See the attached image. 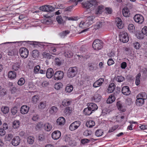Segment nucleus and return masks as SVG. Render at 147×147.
<instances>
[{
  "mask_svg": "<svg viewBox=\"0 0 147 147\" xmlns=\"http://www.w3.org/2000/svg\"><path fill=\"white\" fill-rule=\"evenodd\" d=\"M141 76V74L140 73H138L136 76L135 80V84L137 86H138L140 83V78Z\"/></svg>",
  "mask_w": 147,
  "mask_h": 147,
  "instance_id": "obj_49",
  "label": "nucleus"
},
{
  "mask_svg": "<svg viewBox=\"0 0 147 147\" xmlns=\"http://www.w3.org/2000/svg\"><path fill=\"white\" fill-rule=\"evenodd\" d=\"M97 5H98L97 3L95 5V13L97 15L101 14L105 10V6L102 5L98 6Z\"/></svg>",
  "mask_w": 147,
  "mask_h": 147,
  "instance_id": "obj_9",
  "label": "nucleus"
},
{
  "mask_svg": "<svg viewBox=\"0 0 147 147\" xmlns=\"http://www.w3.org/2000/svg\"><path fill=\"white\" fill-rule=\"evenodd\" d=\"M103 132L101 129H97L95 132V135L97 137H100L102 135Z\"/></svg>",
  "mask_w": 147,
  "mask_h": 147,
  "instance_id": "obj_48",
  "label": "nucleus"
},
{
  "mask_svg": "<svg viewBox=\"0 0 147 147\" xmlns=\"http://www.w3.org/2000/svg\"><path fill=\"white\" fill-rule=\"evenodd\" d=\"M45 130L47 131H50L52 129L53 127L51 123L47 122L44 125Z\"/></svg>",
  "mask_w": 147,
  "mask_h": 147,
  "instance_id": "obj_24",
  "label": "nucleus"
},
{
  "mask_svg": "<svg viewBox=\"0 0 147 147\" xmlns=\"http://www.w3.org/2000/svg\"><path fill=\"white\" fill-rule=\"evenodd\" d=\"M102 22H97L95 27L96 29H98L102 27Z\"/></svg>",
  "mask_w": 147,
  "mask_h": 147,
  "instance_id": "obj_62",
  "label": "nucleus"
},
{
  "mask_svg": "<svg viewBox=\"0 0 147 147\" xmlns=\"http://www.w3.org/2000/svg\"><path fill=\"white\" fill-rule=\"evenodd\" d=\"M7 93V91L5 89L2 88L0 91V95L1 96H3L6 95Z\"/></svg>",
  "mask_w": 147,
  "mask_h": 147,
  "instance_id": "obj_58",
  "label": "nucleus"
},
{
  "mask_svg": "<svg viewBox=\"0 0 147 147\" xmlns=\"http://www.w3.org/2000/svg\"><path fill=\"white\" fill-rule=\"evenodd\" d=\"M39 9L44 11L51 12L54 10L55 8L50 5H45L40 7Z\"/></svg>",
  "mask_w": 147,
  "mask_h": 147,
  "instance_id": "obj_10",
  "label": "nucleus"
},
{
  "mask_svg": "<svg viewBox=\"0 0 147 147\" xmlns=\"http://www.w3.org/2000/svg\"><path fill=\"white\" fill-rule=\"evenodd\" d=\"M80 121H78L72 123L70 125L69 129L71 131H73L77 129L81 125Z\"/></svg>",
  "mask_w": 147,
  "mask_h": 147,
  "instance_id": "obj_8",
  "label": "nucleus"
},
{
  "mask_svg": "<svg viewBox=\"0 0 147 147\" xmlns=\"http://www.w3.org/2000/svg\"><path fill=\"white\" fill-rule=\"evenodd\" d=\"M20 63L18 62H16L12 65V68L13 70L17 71L20 68Z\"/></svg>",
  "mask_w": 147,
  "mask_h": 147,
  "instance_id": "obj_40",
  "label": "nucleus"
},
{
  "mask_svg": "<svg viewBox=\"0 0 147 147\" xmlns=\"http://www.w3.org/2000/svg\"><path fill=\"white\" fill-rule=\"evenodd\" d=\"M42 55L43 58H47L48 59H50L53 57L52 55L46 52L43 53Z\"/></svg>",
  "mask_w": 147,
  "mask_h": 147,
  "instance_id": "obj_44",
  "label": "nucleus"
},
{
  "mask_svg": "<svg viewBox=\"0 0 147 147\" xmlns=\"http://www.w3.org/2000/svg\"><path fill=\"white\" fill-rule=\"evenodd\" d=\"M72 102L71 100L69 98H65L62 101V105L64 107H66L70 105Z\"/></svg>",
  "mask_w": 147,
  "mask_h": 147,
  "instance_id": "obj_21",
  "label": "nucleus"
},
{
  "mask_svg": "<svg viewBox=\"0 0 147 147\" xmlns=\"http://www.w3.org/2000/svg\"><path fill=\"white\" fill-rule=\"evenodd\" d=\"M133 46L134 48L136 49H139L141 46L139 43L138 42H135L133 44Z\"/></svg>",
  "mask_w": 147,
  "mask_h": 147,
  "instance_id": "obj_64",
  "label": "nucleus"
},
{
  "mask_svg": "<svg viewBox=\"0 0 147 147\" xmlns=\"http://www.w3.org/2000/svg\"><path fill=\"white\" fill-rule=\"evenodd\" d=\"M55 64L58 66H60L62 64V62L60 59L58 58H56L55 59Z\"/></svg>",
  "mask_w": 147,
  "mask_h": 147,
  "instance_id": "obj_59",
  "label": "nucleus"
},
{
  "mask_svg": "<svg viewBox=\"0 0 147 147\" xmlns=\"http://www.w3.org/2000/svg\"><path fill=\"white\" fill-rule=\"evenodd\" d=\"M63 86V84L59 82L56 84L55 85V88L58 90L61 88Z\"/></svg>",
  "mask_w": 147,
  "mask_h": 147,
  "instance_id": "obj_56",
  "label": "nucleus"
},
{
  "mask_svg": "<svg viewBox=\"0 0 147 147\" xmlns=\"http://www.w3.org/2000/svg\"><path fill=\"white\" fill-rule=\"evenodd\" d=\"M39 55V53L37 50L35 49L33 50L32 52V57L35 59L38 57Z\"/></svg>",
  "mask_w": 147,
  "mask_h": 147,
  "instance_id": "obj_31",
  "label": "nucleus"
},
{
  "mask_svg": "<svg viewBox=\"0 0 147 147\" xmlns=\"http://www.w3.org/2000/svg\"><path fill=\"white\" fill-rule=\"evenodd\" d=\"M53 16V14L51 13H49L45 15L44 16V18H45L44 20V22H45L46 23L50 22L51 20L50 18Z\"/></svg>",
  "mask_w": 147,
  "mask_h": 147,
  "instance_id": "obj_22",
  "label": "nucleus"
},
{
  "mask_svg": "<svg viewBox=\"0 0 147 147\" xmlns=\"http://www.w3.org/2000/svg\"><path fill=\"white\" fill-rule=\"evenodd\" d=\"M104 79L103 78H100L96 81L93 84L94 87L96 88L101 86L104 82Z\"/></svg>",
  "mask_w": 147,
  "mask_h": 147,
  "instance_id": "obj_18",
  "label": "nucleus"
},
{
  "mask_svg": "<svg viewBox=\"0 0 147 147\" xmlns=\"http://www.w3.org/2000/svg\"><path fill=\"white\" fill-rule=\"evenodd\" d=\"M73 89V87L72 85H70L67 86H66L65 90L67 92H71Z\"/></svg>",
  "mask_w": 147,
  "mask_h": 147,
  "instance_id": "obj_50",
  "label": "nucleus"
},
{
  "mask_svg": "<svg viewBox=\"0 0 147 147\" xmlns=\"http://www.w3.org/2000/svg\"><path fill=\"white\" fill-rule=\"evenodd\" d=\"M136 101V103L137 105L141 106L144 103V100L146 99L142 98H140L137 97Z\"/></svg>",
  "mask_w": 147,
  "mask_h": 147,
  "instance_id": "obj_23",
  "label": "nucleus"
},
{
  "mask_svg": "<svg viewBox=\"0 0 147 147\" xmlns=\"http://www.w3.org/2000/svg\"><path fill=\"white\" fill-rule=\"evenodd\" d=\"M115 23L118 28L119 29H121L123 27V24L121 19L119 18H117L115 19Z\"/></svg>",
  "mask_w": 147,
  "mask_h": 147,
  "instance_id": "obj_17",
  "label": "nucleus"
},
{
  "mask_svg": "<svg viewBox=\"0 0 147 147\" xmlns=\"http://www.w3.org/2000/svg\"><path fill=\"white\" fill-rule=\"evenodd\" d=\"M26 42V43L27 44L32 45L34 47H36L37 46H39L40 45H41V43L40 42L34 41H20L14 42H7L0 44V49L2 48V45L4 46L5 47H7L9 45H12V47H17L19 46V45H14V44H16V43H21L22 42Z\"/></svg>",
  "mask_w": 147,
  "mask_h": 147,
  "instance_id": "obj_1",
  "label": "nucleus"
},
{
  "mask_svg": "<svg viewBox=\"0 0 147 147\" xmlns=\"http://www.w3.org/2000/svg\"><path fill=\"white\" fill-rule=\"evenodd\" d=\"M122 13L124 17H129L130 15L129 9L127 7H124L123 9Z\"/></svg>",
  "mask_w": 147,
  "mask_h": 147,
  "instance_id": "obj_26",
  "label": "nucleus"
},
{
  "mask_svg": "<svg viewBox=\"0 0 147 147\" xmlns=\"http://www.w3.org/2000/svg\"><path fill=\"white\" fill-rule=\"evenodd\" d=\"M8 77L11 79H15L16 77V73L13 71H9L8 73Z\"/></svg>",
  "mask_w": 147,
  "mask_h": 147,
  "instance_id": "obj_28",
  "label": "nucleus"
},
{
  "mask_svg": "<svg viewBox=\"0 0 147 147\" xmlns=\"http://www.w3.org/2000/svg\"><path fill=\"white\" fill-rule=\"evenodd\" d=\"M117 106L119 111H121L122 112H124L126 111L125 109L122 106L120 101L118 102H117Z\"/></svg>",
  "mask_w": 147,
  "mask_h": 147,
  "instance_id": "obj_32",
  "label": "nucleus"
},
{
  "mask_svg": "<svg viewBox=\"0 0 147 147\" xmlns=\"http://www.w3.org/2000/svg\"><path fill=\"white\" fill-rule=\"evenodd\" d=\"M135 28L134 25L132 24H130L128 26V29L130 32H133Z\"/></svg>",
  "mask_w": 147,
  "mask_h": 147,
  "instance_id": "obj_57",
  "label": "nucleus"
},
{
  "mask_svg": "<svg viewBox=\"0 0 147 147\" xmlns=\"http://www.w3.org/2000/svg\"><path fill=\"white\" fill-rule=\"evenodd\" d=\"M101 99V96L98 93H95L91 98L92 101L95 102H99L100 101Z\"/></svg>",
  "mask_w": 147,
  "mask_h": 147,
  "instance_id": "obj_15",
  "label": "nucleus"
},
{
  "mask_svg": "<svg viewBox=\"0 0 147 147\" xmlns=\"http://www.w3.org/2000/svg\"><path fill=\"white\" fill-rule=\"evenodd\" d=\"M65 122V120L63 117H59L57 120V123L58 125L61 126L64 125Z\"/></svg>",
  "mask_w": 147,
  "mask_h": 147,
  "instance_id": "obj_20",
  "label": "nucleus"
},
{
  "mask_svg": "<svg viewBox=\"0 0 147 147\" xmlns=\"http://www.w3.org/2000/svg\"><path fill=\"white\" fill-rule=\"evenodd\" d=\"M95 125V123L94 121L90 120L87 121L86 123V125L88 127L91 128L94 126Z\"/></svg>",
  "mask_w": 147,
  "mask_h": 147,
  "instance_id": "obj_34",
  "label": "nucleus"
},
{
  "mask_svg": "<svg viewBox=\"0 0 147 147\" xmlns=\"http://www.w3.org/2000/svg\"><path fill=\"white\" fill-rule=\"evenodd\" d=\"M115 100V97L114 95H110L107 100V103L110 104L113 102Z\"/></svg>",
  "mask_w": 147,
  "mask_h": 147,
  "instance_id": "obj_35",
  "label": "nucleus"
},
{
  "mask_svg": "<svg viewBox=\"0 0 147 147\" xmlns=\"http://www.w3.org/2000/svg\"><path fill=\"white\" fill-rule=\"evenodd\" d=\"M88 22H89L86 21L85 22L82 21L80 23L79 26L82 28L87 27L90 25Z\"/></svg>",
  "mask_w": 147,
  "mask_h": 147,
  "instance_id": "obj_33",
  "label": "nucleus"
},
{
  "mask_svg": "<svg viewBox=\"0 0 147 147\" xmlns=\"http://www.w3.org/2000/svg\"><path fill=\"white\" fill-rule=\"evenodd\" d=\"M103 42L98 39L95 40L92 44V47L94 50H97L101 49L103 47Z\"/></svg>",
  "mask_w": 147,
  "mask_h": 147,
  "instance_id": "obj_4",
  "label": "nucleus"
},
{
  "mask_svg": "<svg viewBox=\"0 0 147 147\" xmlns=\"http://www.w3.org/2000/svg\"><path fill=\"white\" fill-rule=\"evenodd\" d=\"M92 134V132L90 130H86L83 133V135L85 136L91 135Z\"/></svg>",
  "mask_w": 147,
  "mask_h": 147,
  "instance_id": "obj_60",
  "label": "nucleus"
},
{
  "mask_svg": "<svg viewBox=\"0 0 147 147\" xmlns=\"http://www.w3.org/2000/svg\"><path fill=\"white\" fill-rule=\"evenodd\" d=\"M97 4V2L95 0H90L89 1H84L82 3V7L87 9L90 8L93 6Z\"/></svg>",
  "mask_w": 147,
  "mask_h": 147,
  "instance_id": "obj_2",
  "label": "nucleus"
},
{
  "mask_svg": "<svg viewBox=\"0 0 147 147\" xmlns=\"http://www.w3.org/2000/svg\"><path fill=\"white\" fill-rule=\"evenodd\" d=\"M19 110V108L17 106H14L12 107L11 109V112L12 114L14 115L17 113Z\"/></svg>",
  "mask_w": 147,
  "mask_h": 147,
  "instance_id": "obj_43",
  "label": "nucleus"
},
{
  "mask_svg": "<svg viewBox=\"0 0 147 147\" xmlns=\"http://www.w3.org/2000/svg\"><path fill=\"white\" fill-rule=\"evenodd\" d=\"M56 20L59 24H62L63 23V20L61 16H58L57 17Z\"/></svg>",
  "mask_w": 147,
  "mask_h": 147,
  "instance_id": "obj_55",
  "label": "nucleus"
},
{
  "mask_svg": "<svg viewBox=\"0 0 147 147\" xmlns=\"http://www.w3.org/2000/svg\"><path fill=\"white\" fill-rule=\"evenodd\" d=\"M2 112L5 114H6L8 113L9 111V108L7 106H5L3 108L2 107L1 109Z\"/></svg>",
  "mask_w": 147,
  "mask_h": 147,
  "instance_id": "obj_53",
  "label": "nucleus"
},
{
  "mask_svg": "<svg viewBox=\"0 0 147 147\" xmlns=\"http://www.w3.org/2000/svg\"><path fill=\"white\" fill-rule=\"evenodd\" d=\"M83 112L85 115H90L93 112L92 110H91L90 108L88 107L87 108L84 109Z\"/></svg>",
  "mask_w": 147,
  "mask_h": 147,
  "instance_id": "obj_36",
  "label": "nucleus"
},
{
  "mask_svg": "<svg viewBox=\"0 0 147 147\" xmlns=\"http://www.w3.org/2000/svg\"><path fill=\"white\" fill-rule=\"evenodd\" d=\"M44 127V125L42 122H38L36 125L35 127L36 129L37 130L41 129L42 127Z\"/></svg>",
  "mask_w": 147,
  "mask_h": 147,
  "instance_id": "obj_52",
  "label": "nucleus"
},
{
  "mask_svg": "<svg viewBox=\"0 0 147 147\" xmlns=\"http://www.w3.org/2000/svg\"><path fill=\"white\" fill-rule=\"evenodd\" d=\"M46 107L45 101L40 102L38 105V108L40 110L44 109Z\"/></svg>",
  "mask_w": 147,
  "mask_h": 147,
  "instance_id": "obj_41",
  "label": "nucleus"
},
{
  "mask_svg": "<svg viewBox=\"0 0 147 147\" xmlns=\"http://www.w3.org/2000/svg\"><path fill=\"white\" fill-rule=\"evenodd\" d=\"M114 80L119 82H122L125 80V77L121 76H115L114 78Z\"/></svg>",
  "mask_w": 147,
  "mask_h": 147,
  "instance_id": "obj_30",
  "label": "nucleus"
},
{
  "mask_svg": "<svg viewBox=\"0 0 147 147\" xmlns=\"http://www.w3.org/2000/svg\"><path fill=\"white\" fill-rule=\"evenodd\" d=\"M25 81L24 78H21L18 80V84L19 86H22L25 83Z\"/></svg>",
  "mask_w": 147,
  "mask_h": 147,
  "instance_id": "obj_54",
  "label": "nucleus"
},
{
  "mask_svg": "<svg viewBox=\"0 0 147 147\" xmlns=\"http://www.w3.org/2000/svg\"><path fill=\"white\" fill-rule=\"evenodd\" d=\"M121 92L122 93L125 95H128L131 93L129 87L127 86L123 87L122 89Z\"/></svg>",
  "mask_w": 147,
  "mask_h": 147,
  "instance_id": "obj_14",
  "label": "nucleus"
},
{
  "mask_svg": "<svg viewBox=\"0 0 147 147\" xmlns=\"http://www.w3.org/2000/svg\"><path fill=\"white\" fill-rule=\"evenodd\" d=\"M144 35L142 32H139L137 33L136 35L137 37V38L139 39H143L144 38Z\"/></svg>",
  "mask_w": 147,
  "mask_h": 147,
  "instance_id": "obj_61",
  "label": "nucleus"
},
{
  "mask_svg": "<svg viewBox=\"0 0 147 147\" xmlns=\"http://www.w3.org/2000/svg\"><path fill=\"white\" fill-rule=\"evenodd\" d=\"M58 110L57 107L55 106H53L51 107L49 111V112L51 114H55L57 111Z\"/></svg>",
  "mask_w": 147,
  "mask_h": 147,
  "instance_id": "obj_39",
  "label": "nucleus"
},
{
  "mask_svg": "<svg viewBox=\"0 0 147 147\" xmlns=\"http://www.w3.org/2000/svg\"><path fill=\"white\" fill-rule=\"evenodd\" d=\"M20 123L18 120H15L13 122L12 126L13 128L16 129L18 128L20 126Z\"/></svg>",
  "mask_w": 147,
  "mask_h": 147,
  "instance_id": "obj_38",
  "label": "nucleus"
},
{
  "mask_svg": "<svg viewBox=\"0 0 147 147\" xmlns=\"http://www.w3.org/2000/svg\"><path fill=\"white\" fill-rule=\"evenodd\" d=\"M65 112L67 114H69L72 112V108L70 107H66L65 109Z\"/></svg>",
  "mask_w": 147,
  "mask_h": 147,
  "instance_id": "obj_63",
  "label": "nucleus"
},
{
  "mask_svg": "<svg viewBox=\"0 0 147 147\" xmlns=\"http://www.w3.org/2000/svg\"><path fill=\"white\" fill-rule=\"evenodd\" d=\"M64 55L66 57L70 58L73 56V53L71 51H69L65 52Z\"/></svg>",
  "mask_w": 147,
  "mask_h": 147,
  "instance_id": "obj_45",
  "label": "nucleus"
},
{
  "mask_svg": "<svg viewBox=\"0 0 147 147\" xmlns=\"http://www.w3.org/2000/svg\"><path fill=\"white\" fill-rule=\"evenodd\" d=\"M94 64L92 62H88L87 64V68L90 71L93 72L94 69Z\"/></svg>",
  "mask_w": 147,
  "mask_h": 147,
  "instance_id": "obj_29",
  "label": "nucleus"
},
{
  "mask_svg": "<svg viewBox=\"0 0 147 147\" xmlns=\"http://www.w3.org/2000/svg\"><path fill=\"white\" fill-rule=\"evenodd\" d=\"M39 99L38 95H35L32 97V100L33 103L36 104L37 102Z\"/></svg>",
  "mask_w": 147,
  "mask_h": 147,
  "instance_id": "obj_46",
  "label": "nucleus"
},
{
  "mask_svg": "<svg viewBox=\"0 0 147 147\" xmlns=\"http://www.w3.org/2000/svg\"><path fill=\"white\" fill-rule=\"evenodd\" d=\"M13 137V135L11 134H7L5 137V139L7 141H10Z\"/></svg>",
  "mask_w": 147,
  "mask_h": 147,
  "instance_id": "obj_47",
  "label": "nucleus"
},
{
  "mask_svg": "<svg viewBox=\"0 0 147 147\" xmlns=\"http://www.w3.org/2000/svg\"><path fill=\"white\" fill-rule=\"evenodd\" d=\"M29 109L30 108L29 107L26 105H24L21 107L20 111L21 114H25L28 112Z\"/></svg>",
  "mask_w": 147,
  "mask_h": 147,
  "instance_id": "obj_16",
  "label": "nucleus"
},
{
  "mask_svg": "<svg viewBox=\"0 0 147 147\" xmlns=\"http://www.w3.org/2000/svg\"><path fill=\"white\" fill-rule=\"evenodd\" d=\"M115 87V85L113 83L110 84L107 89V92L109 93H112L114 91Z\"/></svg>",
  "mask_w": 147,
  "mask_h": 147,
  "instance_id": "obj_27",
  "label": "nucleus"
},
{
  "mask_svg": "<svg viewBox=\"0 0 147 147\" xmlns=\"http://www.w3.org/2000/svg\"><path fill=\"white\" fill-rule=\"evenodd\" d=\"M88 106L93 112L95 111L98 108L96 105L94 103H89L88 104Z\"/></svg>",
  "mask_w": 147,
  "mask_h": 147,
  "instance_id": "obj_25",
  "label": "nucleus"
},
{
  "mask_svg": "<svg viewBox=\"0 0 147 147\" xmlns=\"http://www.w3.org/2000/svg\"><path fill=\"white\" fill-rule=\"evenodd\" d=\"M54 74L53 70L51 68H48L46 72V76L48 78H51L53 76H54Z\"/></svg>",
  "mask_w": 147,
  "mask_h": 147,
  "instance_id": "obj_19",
  "label": "nucleus"
},
{
  "mask_svg": "<svg viewBox=\"0 0 147 147\" xmlns=\"http://www.w3.org/2000/svg\"><path fill=\"white\" fill-rule=\"evenodd\" d=\"M34 141V138L32 136H29L27 138V142L28 143L30 144H33Z\"/></svg>",
  "mask_w": 147,
  "mask_h": 147,
  "instance_id": "obj_51",
  "label": "nucleus"
},
{
  "mask_svg": "<svg viewBox=\"0 0 147 147\" xmlns=\"http://www.w3.org/2000/svg\"><path fill=\"white\" fill-rule=\"evenodd\" d=\"M119 40L121 41L124 43L127 42L129 40L127 34L125 32L120 33Z\"/></svg>",
  "mask_w": 147,
  "mask_h": 147,
  "instance_id": "obj_6",
  "label": "nucleus"
},
{
  "mask_svg": "<svg viewBox=\"0 0 147 147\" xmlns=\"http://www.w3.org/2000/svg\"><path fill=\"white\" fill-rule=\"evenodd\" d=\"M95 18V16H91L87 17V20L86 21L89 22L88 23L90 25L93 22V20Z\"/></svg>",
  "mask_w": 147,
  "mask_h": 147,
  "instance_id": "obj_42",
  "label": "nucleus"
},
{
  "mask_svg": "<svg viewBox=\"0 0 147 147\" xmlns=\"http://www.w3.org/2000/svg\"><path fill=\"white\" fill-rule=\"evenodd\" d=\"M20 142V139L18 136L14 137L12 139L11 144L14 146H17L19 145Z\"/></svg>",
  "mask_w": 147,
  "mask_h": 147,
  "instance_id": "obj_12",
  "label": "nucleus"
},
{
  "mask_svg": "<svg viewBox=\"0 0 147 147\" xmlns=\"http://www.w3.org/2000/svg\"><path fill=\"white\" fill-rule=\"evenodd\" d=\"M61 132L60 131L57 130L54 131L52 134V138L55 140L59 139L61 137Z\"/></svg>",
  "mask_w": 147,
  "mask_h": 147,
  "instance_id": "obj_13",
  "label": "nucleus"
},
{
  "mask_svg": "<svg viewBox=\"0 0 147 147\" xmlns=\"http://www.w3.org/2000/svg\"><path fill=\"white\" fill-rule=\"evenodd\" d=\"M78 72V68L76 67H70L67 72V76L69 78H72L75 76Z\"/></svg>",
  "mask_w": 147,
  "mask_h": 147,
  "instance_id": "obj_3",
  "label": "nucleus"
},
{
  "mask_svg": "<svg viewBox=\"0 0 147 147\" xmlns=\"http://www.w3.org/2000/svg\"><path fill=\"white\" fill-rule=\"evenodd\" d=\"M64 76V74L63 71H57L54 74V79L56 80H61L63 78Z\"/></svg>",
  "mask_w": 147,
  "mask_h": 147,
  "instance_id": "obj_5",
  "label": "nucleus"
},
{
  "mask_svg": "<svg viewBox=\"0 0 147 147\" xmlns=\"http://www.w3.org/2000/svg\"><path fill=\"white\" fill-rule=\"evenodd\" d=\"M70 31L69 30L63 31L59 34L60 36L62 38H64L67 34H69Z\"/></svg>",
  "mask_w": 147,
  "mask_h": 147,
  "instance_id": "obj_37",
  "label": "nucleus"
},
{
  "mask_svg": "<svg viewBox=\"0 0 147 147\" xmlns=\"http://www.w3.org/2000/svg\"><path fill=\"white\" fill-rule=\"evenodd\" d=\"M19 52L21 56L24 58H27L28 55V50L25 47L20 48L19 49Z\"/></svg>",
  "mask_w": 147,
  "mask_h": 147,
  "instance_id": "obj_7",
  "label": "nucleus"
},
{
  "mask_svg": "<svg viewBox=\"0 0 147 147\" xmlns=\"http://www.w3.org/2000/svg\"><path fill=\"white\" fill-rule=\"evenodd\" d=\"M134 19L135 22L139 24H142L144 21L143 17L140 14H136L134 17Z\"/></svg>",
  "mask_w": 147,
  "mask_h": 147,
  "instance_id": "obj_11",
  "label": "nucleus"
}]
</instances>
